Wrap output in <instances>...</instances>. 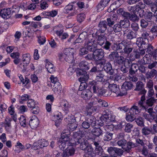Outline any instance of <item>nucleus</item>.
Wrapping results in <instances>:
<instances>
[{
  "label": "nucleus",
  "mask_w": 157,
  "mask_h": 157,
  "mask_svg": "<svg viewBox=\"0 0 157 157\" xmlns=\"http://www.w3.org/2000/svg\"><path fill=\"white\" fill-rule=\"evenodd\" d=\"M69 132L68 130L63 131L61 134V138L59 139L58 144L63 150L68 151L69 147Z\"/></svg>",
  "instance_id": "obj_1"
},
{
  "label": "nucleus",
  "mask_w": 157,
  "mask_h": 157,
  "mask_svg": "<svg viewBox=\"0 0 157 157\" xmlns=\"http://www.w3.org/2000/svg\"><path fill=\"white\" fill-rule=\"evenodd\" d=\"M133 47L128 43L122 42L119 44L117 46L116 50L117 51L123 50V53L128 55L132 51Z\"/></svg>",
  "instance_id": "obj_2"
},
{
  "label": "nucleus",
  "mask_w": 157,
  "mask_h": 157,
  "mask_svg": "<svg viewBox=\"0 0 157 157\" xmlns=\"http://www.w3.org/2000/svg\"><path fill=\"white\" fill-rule=\"evenodd\" d=\"M104 51L101 49H97L93 52L94 60L96 62L100 61V63L103 65L106 62V60L104 59Z\"/></svg>",
  "instance_id": "obj_3"
},
{
  "label": "nucleus",
  "mask_w": 157,
  "mask_h": 157,
  "mask_svg": "<svg viewBox=\"0 0 157 157\" xmlns=\"http://www.w3.org/2000/svg\"><path fill=\"white\" fill-rule=\"evenodd\" d=\"M103 116L108 122L114 121H115L116 116L113 115V112L109 109H108L103 112Z\"/></svg>",
  "instance_id": "obj_4"
},
{
  "label": "nucleus",
  "mask_w": 157,
  "mask_h": 157,
  "mask_svg": "<svg viewBox=\"0 0 157 157\" xmlns=\"http://www.w3.org/2000/svg\"><path fill=\"white\" fill-rule=\"evenodd\" d=\"M133 87V85L130 82H125L122 86L121 90L122 92L121 95H124L127 94V91L131 89Z\"/></svg>",
  "instance_id": "obj_5"
},
{
  "label": "nucleus",
  "mask_w": 157,
  "mask_h": 157,
  "mask_svg": "<svg viewBox=\"0 0 157 157\" xmlns=\"http://www.w3.org/2000/svg\"><path fill=\"white\" fill-rule=\"evenodd\" d=\"M109 87L111 91L116 94L117 96H123L121 95V94L122 92V90H121L120 91L119 86L116 84L114 83L111 84H109Z\"/></svg>",
  "instance_id": "obj_6"
},
{
  "label": "nucleus",
  "mask_w": 157,
  "mask_h": 157,
  "mask_svg": "<svg viewBox=\"0 0 157 157\" xmlns=\"http://www.w3.org/2000/svg\"><path fill=\"white\" fill-rule=\"evenodd\" d=\"M62 115L61 112H57L54 115L53 119L55 122V125L57 127L61 124L62 120Z\"/></svg>",
  "instance_id": "obj_7"
},
{
  "label": "nucleus",
  "mask_w": 157,
  "mask_h": 157,
  "mask_svg": "<svg viewBox=\"0 0 157 157\" xmlns=\"http://www.w3.org/2000/svg\"><path fill=\"white\" fill-rule=\"evenodd\" d=\"M39 124V119L36 116H32L29 121V124L32 128H36Z\"/></svg>",
  "instance_id": "obj_8"
},
{
  "label": "nucleus",
  "mask_w": 157,
  "mask_h": 157,
  "mask_svg": "<svg viewBox=\"0 0 157 157\" xmlns=\"http://www.w3.org/2000/svg\"><path fill=\"white\" fill-rule=\"evenodd\" d=\"M77 127L75 117L71 115L69 117V129L71 131L75 130Z\"/></svg>",
  "instance_id": "obj_9"
},
{
  "label": "nucleus",
  "mask_w": 157,
  "mask_h": 157,
  "mask_svg": "<svg viewBox=\"0 0 157 157\" xmlns=\"http://www.w3.org/2000/svg\"><path fill=\"white\" fill-rule=\"evenodd\" d=\"M136 91H141V93L142 94H145L147 91L144 88V85L143 82L141 81H138L136 83V87L134 89Z\"/></svg>",
  "instance_id": "obj_10"
},
{
  "label": "nucleus",
  "mask_w": 157,
  "mask_h": 157,
  "mask_svg": "<svg viewBox=\"0 0 157 157\" xmlns=\"http://www.w3.org/2000/svg\"><path fill=\"white\" fill-rule=\"evenodd\" d=\"M85 46L86 49L90 52H94L97 49V47L95 46L93 41H86Z\"/></svg>",
  "instance_id": "obj_11"
},
{
  "label": "nucleus",
  "mask_w": 157,
  "mask_h": 157,
  "mask_svg": "<svg viewBox=\"0 0 157 157\" xmlns=\"http://www.w3.org/2000/svg\"><path fill=\"white\" fill-rule=\"evenodd\" d=\"M11 13V8L4 9L0 11V15L3 18H7V16H10Z\"/></svg>",
  "instance_id": "obj_12"
},
{
  "label": "nucleus",
  "mask_w": 157,
  "mask_h": 157,
  "mask_svg": "<svg viewBox=\"0 0 157 157\" xmlns=\"http://www.w3.org/2000/svg\"><path fill=\"white\" fill-rule=\"evenodd\" d=\"M137 147L136 144L131 141H128L126 144V146L123 148L125 151L128 153L132 151V149Z\"/></svg>",
  "instance_id": "obj_13"
},
{
  "label": "nucleus",
  "mask_w": 157,
  "mask_h": 157,
  "mask_svg": "<svg viewBox=\"0 0 157 157\" xmlns=\"http://www.w3.org/2000/svg\"><path fill=\"white\" fill-rule=\"evenodd\" d=\"M101 83L93 82L92 84L90 86V89L94 93H98V91L101 87Z\"/></svg>",
  "instance_id": "obj_14"
},
{
  "label": "nucleus",
  "mask_w": 157,
  "mask_h": 157,
  "mask_svg": "<svg viewBox=\"0 0 157 157\" xmlns=\"http://www.w3.org/2000/svg\"><path fill=\"white\" fill-rule=\"evenodd\" d=\"M103 68L104 70L107 73L111 75H113V73L114 70L112 69V65L109 62L105 63L104 64Z\"/></svg>",
  "instance_id": "obj_15"
},
{
  "label": "nucleus",
  "mask_w": 157,
  "mask_h": 157,
  "mask_svg": "<svg viewBox=\"0 0 157 157\" xmlns=\"http://www.w3.org/2000/svg\"><path fill=\"white\" fill-rule=\"evenodd\" d=\"M92 96V93L88 89L83 90L81 94V97L85 100H87L90 98Z\"/></svg>",
  "instance_id": "obj_16"
},
{
  "label": "nucleus",
  "mask_w": 157,
  "mask_h": 157,
  "mask_svg": "<svg viewBox=\"0 0 157 157\" xmlns=\"http://www.w3.org/2000/svg\"><path fill=\"white\" fill-rule=\"evenodd\" d=\"M157 74V71L155 69H152L150 71H147L145 74L147 79H150L153 78Z\"/></svg>",
  "instance_id": "obj_17"
},
{
  "label": "nucleus",
  "mask_w": 157,
  "mask_h": 157,
  "mask_svg": "<svg viewBox=\"0 0 157 157\" xmlns=\"http://www.w3.org/2000/svg\"><path fill=\"white\" fill-rule=\"evenodd\" d=\"M141 109L139 106H138L135 103L134 105H133L130 109L129 112L130 114H137L140 112Z\"/></svg>",
  "instance_id": "obj_18"
},
{
  "label": "nucleus",
  "mask_w": 157,
  "mask_h": 157,
  "mask_svg": "<svg viewBox=\"0 0 157 157\" xmlns=\"http://www.w3.org/2000/svg\"><path fill=\"white\" fill-rule=\"evenodd\" d=\"M91 64L87 62L83 61L79 64V66L81 69L84 70H88L90 67Z\"/></svg>",
  "instance_id": "obj_19"
},
{
  "label": "nucleus",
  "mask_w": 157,
  "mask_h": 157,
  "mask_svg": "<svg viewBox=\"0 0 157 157\" xmlns=\"http://www.w3.org/2000/svg\"><path fill=\"white\" fill-rule=\"evenodd\" d=\"M53 90L55 93L57 94H60L62 90V86L59 82H57L53 86Z\"/></svg>",
  "instance_id": "obj_20"
},
{
  "label": "nucleus",
  "mask_w": 157,
  "mask_h": 157,
  "mask_svg": "<svg viewBox=\"0 0 157 157\" xmlns=\"http://www.w3.org/2000/svg\"><path fill=\"white\" fill-rule=\"evenodd\" d=\"M73 136L74 138L77 139L76 140L78 143L82 142V140L84 139L82 135V132L80 131L74 133Z\"/></svg>",
  "instance_id": "obj_21"
},
{
  "label": "nucleus",
  "mask_w": 157,
  "mask_h": 157,
  "mask_svg": "<svg viewBox=\"0 0 157 157\" xmlns=\"http://www.w3.org/2000/svg\"><path fill=\"white\" fill-rule=\"evenodd\" d=\"M22 61L24 64H29L31 60V56L29 53H25L22 55Z\"/></svg>",
  "instance_id": "obj_22"
},
{
  "label": "nucleus",
  "mask_w": 157,
  "mask_h": 157,
  "mask_svg": "<svg viewBox=\"0 0 157 157\" xmlns=\"http://www.w3.org/2000/svg\"><path fill=\"white\" fill-rule=\"evenodd\" d=\"M145 54V51L144 49L140 50L139 51L138 50H134L133 52L134 57L136 59L140 58L141 56H143Z\"/></svg>",
  "instance_id": "obj_23"
},
{
  "label": "nucleus",
  "mask_w": 157,
  "mask_h": 157,
  "mask_svg": "<svg viewBox=\"0 0 157 157\" xmlns=\"http://www.w3.org/2000/svg\"><path fill=\"white\" fill-rule=\"evenodd\" d=\"M106 76L104 75L102 72L98 73L96 75V80L100 82H104L106 79Z\"/></svg>",
  "instance_id": "obj_24"
},
{
  "label": "nucleus",
  "mask_w": 157,
  "mask_h": 157,
  "mask_svg": "<svg viewBox=\"0 0 157 157\" xmlns=\"http://www.w3.org/2000/svg\"><path fill=\"white\" fill-rule=\"evenodd\" d=\"M107 26V23L106 21H101L99 24V29L102 33H103L106 30Z\"/></svg>",
  "instance_id": "obj_25"
},
{
  "label": "nucleus",
  "mask_w": 157,
  "mask_h": 157,
  "mask_svg": "<svg viewBox=\"0 0 157 157\" xmlns=\"http://www.w3.org/2000/svg\"><path fill=\"white\" fill-rule=\"evenodd\" d=\"M91 133L97 137H99L103 134L101 127L99 128L93 129Z\"/></svg>",
  "instance_id": "obj_26"
},
{
  "label": "nucleus",
  "mask_w": 157,
  "mask_h": 157,
  "mask_svg": "<svg viewBox=\"0 0 157 157\" xmlns=\"http://www.w3.org/2000/svg\"><path fill=\"white\" fill-rule=\"evenodd\" d=\"M103 133H110L109 132L113 130L112 125H106L104 126H101Z\"/></svg>",
  "instance_id": "obj_27"
},
{
  "label": "nucleus",
  "mask_w": 157,
  "mask_h": 157,
  "mask_svg": "<svg viewBox=\"0 0 157 157\" xmlns=\"http://www.w3.org/2000/svg\"><path fill=\"white\" fill-rule=\"evenodd\" d=\"M101 87L100 88V90L98 91L99 95H102L105 96H107L109 95L108 93V91L105 89L102 86V84L101 83Z\"/></svg>",
  "instance_id": "obj_28"
},
{
  "label": "nucleus",
  "mask_w": 157,
  "mask_h": 157,
  "mask_svg": "<svg viewBox=\"0 0 157 157\" xmlns=\"http://www.w3.org/2000/svg\"><path fill=\"white\" fill-rule=\"evenodd\" d=\"M156 101V99L154 97H150L146 101V106L151 107Z\"/></svg>",
  "instance_id": "obj_29"
},
{
  "label": "nucleus",
  "mask_w": 157,
  "mask_h": 157,
  "mask_svg": "<svg viewBox=\"0 0 157 157\" xmlns=\"http://www.w3.org/2000/svg\"><path fill=\"white\" fill-rule=\"evenodd\" d=\"M45 67L48 71L50 73H53L55 71L53 65L50 62H47Z\"/></svg>",
  "instance_id": "obj_30"
},
{
  "label": "nucleus",
  "mask_w": 157,
  "mask_h": 157,
  "mask_svg": "<svg viewBox=\"0 0 157 157\" xmlns=\"http://www.w3.org/2000/svg\"><path fill=\"white\" fill-rule=\"evenodd\" d=\"M38 144L39 147L40 148H43L44 147H46L49 144L47 141L44 139L39 140Z\"/></svg>",
  "instance_id": "obj_31"
},
{
  "label": "nucleus",
  "mask_w": 157,
  "mask_h": 157,
  "mask_svg": "<svg viewBox=\"0 0 157 157\" xmlns=\"http://www.w3.org/2000/svg\"><path fill=\"white\" fill-rule=\"evenodd\" d=\"M119 56L118 53L117 51L112 52L109 55L108 57L111 60H116L119 57Z\"/></svg>",
  "instance_id": "obj_32"
},
{
  "label": "nucleus",
  "mask_w": 157,
  "mask_h": 157,
  "mask_svg": "<svg viewBox=\"0 0 157 157\" xmlns=\"http://www.w3.org/2000/svg\"><path fill=\"white\" fill-rule=\"evenodd\" d=\"M136 44L139 48H141L146 43L142 38L139 37L137 39Z\"/></svg>",
  "instance_id": "obj_33"
},
{
  "label": "nucleus",
  "mask_w": 157,
  "mask_h": 157,
  "mask_svg": "<svg viewBox=\"0 0 157 157\" xmlns=\"http://www.w3.org/2000/svg\"><path fill=\"white\" fill-rule=\"evenodd\" d=\"M64 101L62 104V109L65 113L67 114L69 112V103L67 101Z\"/></svg>",
  "instance_id": "obj_34"
},
{
  "label": "nucleus",
  "mask_w": 157,
  "mask_h": 157,
  "mask_svg": "<svg viewBox=\"0 0 157 157\" xmlns=\"http://www.w3.org/2000/svg\"><path fill=\"white\" fill-rule=\"evenodd\" d=\"M142 133L145 136L149 135L152 132L151 129L147 127H145L142 129Z\"/></svg>",
  "instance_id": "obj_35"
},
{
  "label": "nucleus",
  "mask_w": 157,
  "mask_h": 157,
  "mask_svg": "<svg viewBox=\"0 0 157 157\" xmlns=\"http://www.w3.org/2000/svg\"><path fill=\"white\" fill-rule=\"evenodd\" d=\"M113 30L116 33H118L121 32L122 30V27L121 25L119 23H117L115 24L113 27Z\"/></svg>",
  "instance_id": "obj_36"
},
{
  "label": "nucleus",
  "mask_w": 157,
  "mask_h": 157,
  "mask_svg": "<svg viewBox=\"0 0 157 157\" xmlns=\"http://www.w3.org/2000/svg\"><path fill=\"white\" fill-rule=\"evenodd\" d=\"M93 152V148L90 144H88L84 151L85 153L88 155H90Z\"/></svg>",
  "instance_id": "obj_37"
},
{
  "label": "nucleus",
  "mask_w": 157,
  "mask_h": 157,
  "mask_svg": "<svg viewBox=\"0 0 157 157\" xmlns=\"http://www.w3.org/2000/svg\"><path fill=\"white\" fill-rule=\"evenodd\" d=\"M11 121L12 119L9 118H6V119L4 123V126L6 129H9L11 128Z\"/></svg>",
  "instance_id": "obj_38"
},
{
  "label": "nucleus",
  "mask_w": 157,
  "mask_h": 157,
  "mask_svg": "<svg viewBox=\"0 0 157 157\" xmlns=\"http://www.w3.org/2000/svg\"><path fill=\"white\" fill-rule=\"evenodd\" d=\"M107 151L110 156L112 157H116L115 147H109Z\"/></svg>",
  "instance_id": "obj_39"
},
{
  "label": "nucleus",
  "mask_w": 157,
  "mask_h": 157,
  "mask_svg": "<svg viewBox=\"0 0 157 157\" xmlns=\"http://www.w3.org/2000/svg\"><path fill=\"white\" fill-rule=\"evenodd\" d=\"M97 102L99 103L103 107H107L109 106L107 102L100 99H97V101H96V103L97 104Z\"/></svg>",
  "instance_id": "obj_40"
},
{
  "label": "nucleus",
  "mask_w": 157,
  "mask_h": 157,
  "mask_svg": "<svg viewBox=\"0 0 157 157\" xmlns=\"http://www.w3.org/2000/svg\"><path fill=\"white\" fill-rule=\"evenodd\" d=\"M143 61L144 64L150 63L151 61L150 56L148 54H146L143 58Z\"/></svg>",
  "instance_id": "obj_41"
},
{
  "label": "nucleus",
  "mask_w": 157,
  "mask_h": 157,
  "mask_svg": "<svg viewBox=\"0 0 157 157\" xmlns=\"http://www.w3.org/2000/svg\"><path fill=\"white\" fill-rule=\"evenodd\" d=\"M103 140L105 141H109L111 140L112 138L113 134L111 133H103Z\"/></svg>",
  "instance_id": "obj_42"
},
{
  "label": "nucleus",
  "mask_w": 157,
  "mask_h": 157,
  "mask_svg": "<svg viewBox=\"0 0 157 157\" xmlns=\"http://www.w3.org/2000/svg\"><path fill=\"white\" fill-rule=\"evenodd\" d=\"M106 40L105 36L103 35L99 36H98V43L100 45H102Z\"/></svg>",
  "instance_id": "obj_43"
},
{
  "label": "nucleus",
  "mask_w": 157,
  "mask_h": 157,
  "mask_svg": "<svg viewBox=\"0 0 157 157\" xmlns=\"http://www.w3.org/2000/svg\"><path fill=\"white\" fill-rule=\"evenodd\" d=\"M127 143V140L124 139H123L118 141L117 142V144L119 146L122 147V148L123 149L124 148V147L126 145Z\"/></svg>",
  "instance_id": "obj_44"
},
{
  "label": "nucleus",
  "mask_w": 157,
  "mask_h": 157,
  "mask_svg": "<svg viewBox=\"0 0 157 157\" xmlns=\"http://www.w3.org/2000/svg\"><path fill=\"white\" fill-rule=\"evenodd\" d=\"M136 122L139 126H144V123L142 118L140 117L136 118Z\"/></svg>",
  "instance_id": "obj_45"
},
{
  "label": "nucleus",
  "mask_w": 157,
  "mask_h": 157,
  "mask_svg": "<svg viewBox=\"0 0 157 157\" xmlns=\"http://www.w3.org/2000/svg\"><path fill=\"white\" fill-rule=\"evenodd\" d=\"M89 75L87 73L82 75L78 78V80L81 82H84L87 81L89 78Z\"/></svg>",
  "instance_id": "obj_46"
},
{
  "label": "nucleus",
  "mask_w": 157,
  "mask_h": 157,
  "mask_svg": "<svg viewBox=\"0 0 157 157\" xmlns=\"http://www.w3.org/2000/svg\"><path fill=\"white\" fill-rule=\"evenodd\" d=\"M38 38V42L40 45H43L46 42V38L45 37L41 36H37Z\"/></svg>",
  "instance_id": "obj_47"
},
{
  "label": "nucleus",
  "mask_w": 157,
  "mask_h": 157,
  "mask_svg": "<svg viewBox=\"0 0 157 157\" xmlns=\"http://www.w3.org/2000/svg\"><path fill=\"white\" fill-rule=\"evenodd\" d=\"M136 37V34L132 31L129 32L127 35V38L130 40L135 38Z\"/></svg>",
  "instance_id": "obj_48"
},
{
  "label": "nucleus",
  "mask_w": 157,
  "mask_h": 157,
  "mask_svg": "<svg viewBox=\"0 0 157 157\" xmlns=\"http://www.w3.org/2000/svg\"><path fill=\"white\" fill-rule=\"evenodd\" d=\"M133 126V125L132 124L129 123L127 124L125 126L124 129L125 132L128 133L130 132Z\"/></svg>",
  "instance_id": "obj_49"
},
{
  "label": "nucleus",
  "mask_w": 157,
  "mask_h": 157,
  "mask_svg": "<svg viewBox=\"0 0 157 157\" xmlns=\"http://www.w3.org/2000/svg\"><path fill=\"white\" fill-rule=\"evenodd\" d=\"M57 11L56 10H52L50 12H46L44 13L45 16H50L52 17H55L57 14Z\"/></svg>",
  "instance_id": "obj_50"
},
{
  "label": "nucleus",
  "mask_w": 157,
  "mask_h": 157,
  "mask_svg": "<svg viewBox=\"0 0 157 157\" xmlns=\"http://www.w3.org/2000/svg\"><path fill=\"white\" fill-rule=\"evenodd\" d=\"M20 122L21 125L25 127L27 123L26 121V118L23 116H21L20 119Z\"/></svg>",
  "instance_id": "obj_51"
},
{
  "label": "nucleus",
  "mask_w": 157,
  "mask_h": 157,
  "mask_svg": "<svg viewBox=\"0 0 157 157\" xmlns=\"http://www.w3.org/2000/svg\"><path fill=\"white\" fill-rule=\"evenodd\" d=\"M77 75L78 76H81L83 75L86 74L87 72L84 70H83L82 69H78L76 70Z\"/></svg>",
  "instance_id": "obj_52"
},
{
  "label": "nucleus",
  "mask_w": 157,
  "mask_h": 157,
  "mask_svg": "<svg viewBox=\"0 0 157 157\" xmlns=\"http://www.w3.org/2000/svg\"><path fill=\"white\" fill-rule=\"evenodd\" d=\"M86 142L87 141H85L84 139L83 140H82V142L79 143L81 144L80 146V148L84 151L85 150V149H86L88 145L87 144Z\"/></svg>",
  "instance_id": "obj_53"
},
{
  "label": "nucleus",
  "mask_w": 157,
  "mask_h": 157,
  "mask_svg": "<svg viewBox=\"0 0 157 157\" xmlns=\"http://www.w3.org/2000/svg\"><path fill=\"white\" fill-rule=\"evenodd\" d=\"M27 105L28 107L33 108L35 106V102L33 99H29L28 100Z\"/></svg>",
  "instance_id": "obj_54"
},
{
  "label": "nucleus",
  "mask_w": 157,
  "mask_h": 157,
  "mask_svg": "<svg viewBox=\"0 0 157 157\" xmlns=\"http://www.w3.org/2000/svg\"><path fill=\"white\" fill-rule=\"evenodd\" d=\"M85 18V16L84 14L82 13H80L77 16V21L80 23L84 20Z\"/></svg>",
  "instance_id": "obj_55"
},
{
  "label": "nucleus",
  "mask_w": 157,
  "mask_h": 157,
  "mask_svg": "<svg viewBox=\"0 0 157 157\" xmlns=\"http://www.w3.org/2000/svg\"><path fill=\"white\" fill-rule=\"evenodd\" d=\"M123 64L124 67L127 68H128L132 65L131 61L130 59H124Z\"/></svg>",
  "instance_id": "obj_56"
},
{
  "label": "nucleus",
  "mask_w": 157,
  "mask_h": 157,
  "mask_svg": "<svg viewBox=\"0 0 157 157\" xmlns=\"http://www.w3.org/2000/svg\"><path fill=\"white\" fill-rule=\"evenodd\" d=\"M128 19L130 21L134 22L136 21H138L139 20V18L136 14H131L128 18Z\"/></svg>",
  "instance_id": "obj_57"
},
{
  "label": "nucleus",
  "mask_w": 157,
  "mask_h": 157,
  "mask_svg": "<svg viewBox=\"0 0 157 157\" xmlns=\"http://www.w3.org/2000/svg\"><path fill=\"white\" fill-rule=\"evenodd\" d=\"M95 119L93 116H89L86 117V120L89 123H94Z\"/></svg>",
  "instance_id": "obj_58"
},
{
  "label": "nucleus",
  "mask_w": 157,
  "mask_h": 157,
  "mask_svg": "<svg viewBox=\"0 0 157 157\" xmlns=\"http://www.w3.org/2000/svg\"><path fill=\"white\" fill-rule=\"evenodd\" d=\"M133 114H131L127 115L126 117V120L128 121L132 122L136 118Z\"/></svg>",
  "instance_id": "obj_59"
},
{
  "label": "nucleus",
  "mask_w": 157,
  "mask_h": 157,
  "mask_svg": "<svg viewBox=\"0 0 157 157\" xmlns=\"http://www.w3.org/2000/svg\"><path fill=\"white\" fill-rule=\"evenodd\" d=\"M140 26L142 28H146L148 25V23L144 19H141L140 21Z\"/></svg>",
  "instance_id": "obj_60"
},
{
  "label": "nucleus",
  "mask_w": 157,
  "mask_h": 157,
  "mask_svg": "<svg viewBox=\"0 0 157 157\" xmlns=\"http://www.w3.org/2000/svg\"><path fill=\"white\" fill-rule=\"evenodd\" d=\"M152 14V13L151 12H149L147 13L145 17V19L147 21L150 22L151 21L153 16Z\"/></svg>",
  "instance_id": "obj_61"
},
{
  "label": "nucleus",
  "mask_w": 157,
  "mask_h": 157,
  "mask_svg": "<svg viewBox=\"0 0 157 157\" xmlns=\"http://www.w3.org/2000/svg\"><path fill=\"white\" fill-rule=\"evenodd\" d=\"M79 39L80 38L83 41L86 40L87 38L89 37L87 36V33L85 32H83L81 33L79 35Z\"/></svg>",
  "instance_id": "obj_62"
},
{
  "label": "nucleus",
  "mask_w": 157,
  "mask_h": 157,
  "mask_svg": "<svg viewBox=\"0 0 157 157\" xmlns=\"http://www.w3.org/2000/svg\"><path fill=\"white\" fill-rule=\"evenodd\" d=\"M140 151L141 153L144 156H146L147 155L148 153V150L147 148L145 145L143 147L142 149Z\"/></svg>",
  "instance_id": "obj_63"
},
{
  "label": "nucleus",
  "mask_w": 157,
  "mask_h": 157,
  "mask_svg": "<svg viewBox=\"0 0 157 157\" xmlns=\"http://www.w3.org/2000/svg\"><path fill=\"white\" fill-rule=\"evenodd\" d=\"M150 6L151 11L156 13V12H157V4L153 3Z\"/></svg>",
  "instance_id": "obj_64"
}]
</instances>
